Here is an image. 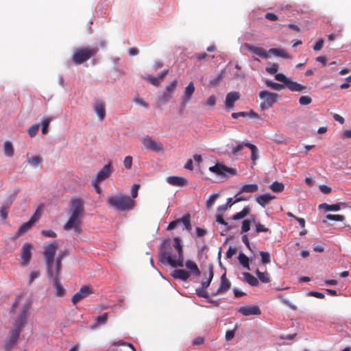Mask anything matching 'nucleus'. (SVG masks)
Masks as SVG:
<instances>
[{"instance_id": "5fc2aeb1", "label": "nucleus", "mask_w": 351, "mask_h": 351, "mask_svg": "<svg viewBox=\"0 0 351 351\" xmlns=\"http://www.w3.org/2000/svg\"><path fill=\"white\" fill-rule=\"evenodd\" d=\"M312 102V99L308 96H302L299 99V104L302 106L310 104Z\"/></svg>"}, {"instance_id": "2eb2a0df", "label": "nucleus", "mask_w": 351, "mask_h": 351, "mask_svg": "<svg viewBox=\"0 0 351 351\" xmlns=\"http://www.w3.org/2000/svg\"><path fill=\"white\" fill-rule=\"evenodd\" d=\"M33 245L31 243H25L21 248V264L27 265L32 258V250Z\"/></svg>"}, {"instance_id": "5701e85b", "label": "nucleus", "mask_w": 351, "mask_h": 351, "mask_svg": "<svg viewBox=\"0 0 351 351\" xmlns=\"http://www.w3.org/2000/svg\"><path fill=\"white\" fill-rule=\"evenodd\" d=\"M93 110L97 114L99 120L102 121L106 116V109L104 102L99 101L93 106Z\"/></svg>"}, {"instance_id": "c85d7f7f", "label": "nucleus", "mask_w": 351, "mask_h": 351, "mask_svg": "<svg viewBox=\"0 0 351 351\" xmlns=\"http://www.w3.org/2000/svg\"><path fill=\"white\" fill-rule=\"evenodd\" d=\"M274 198V196L269 194L258 195L256 198V200L258 204H260L262 207H265L267 204H268L271 199Z\"/></svg>"}, {"instance_id": "13d9d810", "label": "nucleus", "mask_w": 351, "mask_h": 351, "mask_svg": "<svg viewBox=\"0 0 351 351\" xmlns=\"http://www.w3.org/2000/svg\"><path fill=\"white\" fill-rule=\"evenodd\" d=\"M195 56L197 58V60H199V61H201V60L205 59L207 57L210 58V59H213L215 58V56H208L206 52H202V53H196L195 55Z\"/></svg>"}, {"instance_id": "39448f33", "label": "nucleus", "mask_w": 351, "mask_h": 351, "mask_svg": "<svg viewBox=\"0 0 351 351\" xmlns=\"http://www.w3.org/2000/svg\"><path fill=\"white\" fill-rule=\"evenodd\" d=\"M259 97L262 100L260 104L261 108L266 110L271 108L277 101L278 95L267 90H262L259 93Z\"/></svg>"}, {"instance_id": "69168bd1", "label": "nucleus", "mask_w": 351, "mask_h": 351, "mask_svg": "<svg viewBox=\"0 0 351 351\" xmlns=\"http://www.w3.org/2000/svg\"><path fill=\"white\" fill-rule=\"evenodd\" d=\"M216 104V97L215 95H210L207 101L205 102V105L208 106H214Z\"/></svg>"}, {"instance_id": "680f3d73", "label": "nucleus", "mask_w": 351, "mask_h": 351, "mask_svg": "<svg viewBox=\"0 0 351 351\" xmlns=\"http://www.w3.org/2000/svg\"><path fill=\"white\" fill-rule=\"evenodd\" d=\"M275 79L278 81L282 82L284 84H286L287 82L288 81L289 78H287L283 73H276L275 75Z\"/></svg>"}, {"instance_id": "aec40b11", "label": "nucleus", "mask_w": 351, "mask_h": 351, "mask_svg": "<svg viewBox=\"0 0 351 351\" xmlns=\"http://www.w3.org/2000/svg\"><path fill=\"white\" fill-rule=\"evenodd\" d=\"M167 182L170 185L175 186H184L188 184V181L186 178L175 176H169L167 178Z\"/></svg>"}, {"instance_id": "2f4dec72", "label": "nucleus", "mask_w": 351, "mask_h": 351, "mask_svg": "<svg viewBox=\"0 0 351 351\" xmlns=\"http://www.w3.org/2000/svg\"><path fill=\"white\" fill-rule=\"evenodd\" d=\"M243 276L245 280L251 286H257L258 285V280L252 274L244 272Z\"/></svg>"}, {"instance_id": "ea45409f", "label": "nucleus", "mask_w": 351, "mask_h": 351, "mask_svg": "<svg viewBox=\"0 0 351 351\" xmlns=\"http://www.w3.org/2000/svg\"><path fill=\"white\" fill-rule=\"evenodd\" d=\"M250 209L248 207H245L241 211L237 213L232 217V219L234 220H239L241 219L244 218L245 216L248 215L250 213Z\"/></svg>"}, {"instance_id": "b1692460", "label": "nucleus", "mask_w": 351, "mask_h": 351, "mask_svg": "<svg viewBox=\"0 0 351 351\" xmlns=\"http://www.w3.org/2000/svg\"><path fill=\"white\" fill-rule=\"evenodd\" d=\"M285 86L291 90V91H296L301 92L306 88V87L301 84H299L296 82H293L291 80H288Z\"/></svg>"}, {"instance_id": "1a4fd4ad", "label": "nucleus", "mask_w": 351, "mask_h": 351, "mask_svg": "<svg viewBox=\"0 0 351 351\" xmlns=\"http://www.w3.org/2000/svg\"><path fill=\"white\" fill-rule=\"evenodd\" d=\"M209 171L221 176H225L227 173L231 175L236 174V170L234 169L230 168L221 163H217L215 165L210 167Z\"/></svg>"}, {"instance_id": "7ed1b4c3", "label": "nucleus", "mask_w": 351, "mask_h": 351, "mask_svg": "<svg viewBox=\"0 0 351 351\" xmlns=\"http://www.w3.org/2000/svg\"><path fill=\"white\" fill-rule=\"evenodd\" d=\"M98 51L97 47H77L73 51L72 60L75 64H81L95 56Z\"/></svg>"}, {"instance_id": "f257e3e1", "label": "nucleus", "mask_w": 351, "mask_h": 351, "mask_svg": "<svg viewBox=\"0 0 351 351\" xmlns=\"http://www.w3.org/2000/svg\"><path fill=\"white\" fill-rule=\"evenodd\" d=\"M173 241V247L176 250L178 255H171L164 249L160 253L161 261L165 260L172 267H182L184 265V261L181 240L178 237H175Z\"/></svg>"}, {"instance_id": "7c9ffc66", "label": "nucleus", "mask_w": 351, "mask_h": 351, "mask_svg": "<svg viewBox=\"0 0 351 351\" xmlns=\"http://www.w3.org/2000/svg\"><path fill=\"white\" fill-rule=\"evenodd\" d=\"M186 267L197 276H200V271L197 264L193 261L189 260L185 263Z\"/></svg>"}, {"instance_id": "09e8293b", "label": "nucleus", "mask_w": 351, "mask_h": 351, "mask_svg": "<svg viewBox=\"0 0 351 351\" xmlns=\"http://www.w3.org/2000/svg\"><path fill=\"white\" fill-rule=\"evenodd\" d=\"M172 94L165 90L162 95L158 98V101L162 103L168 101L172 98Z\"/></svg>"}, {"instance_id": "338daca9", "label": "nucleus", "mask_w": 351, "mask_h": 351, "mask_svg": "<svg viewBox=\"0 0 351 351\" xmlns=\"http://www.w3.org/2000/svg\"><path fill=\"white\" fill-rule=\"evenodd\" d=\"M196 293L198 296L201 298H207L208 297V293L206 291V289L202 287L201 289H198L196 290Z\"/></svg>"}, {"instance_id": "6e6d98bb", "label": "nucleus", "mask_w": 351, "mask_h": 351, "mask_svg": "<svg viewBox=\"0 0 351 351\" xmlns=\"http://www.w3.org/2000/svg\"><path fill=\"white\" fill-rule=\"evenodd\" d=\"M217 197H218V194H213L207 200V202H206V207L208 209L210 208L213 206V204H215Z\"/></svg>"}, {"instance_id": "052dcab7", "label": "nucleus", "mask_w": 351, "mask_h": 351, "mask_svg": "<svg viewBox=\"0 0 351 351\" xmlns=\"http://www.w3.org/2000/svg\"><path fill=\"white\" fill-rule=\"evenodd\" d=\"M51 121V119H46L45 120H43V123H42V132L43 134H46L47 132H48V127H49V123Z\"/></svg>"}, {"instance_id": "e433bc0d", "label": "nucleus", "mask_w": 351, "mask_h": 351, "mask_svg": "<svg viewBox=\"0 0 351 351\" xmlns=\"http://www.w3.org/2000/svg\"><path fill=\"white\" fill-rule=\"evenodd\" d=\"M238 260L243 267L246 268L247 270L250 269L249 265V258L246 255L243 253H240L238 256Z\"/></svg>"}, {"instance_id": "49530a36", "label": "nucleus", "mask_w": 351, "mask_h": 351, "mask_svg": "<svg viewBox=\"0 0 351 351\" xmlns=\"http://www.w3.org/2000/svg\"><path fill=\"white\" fill-rule=\"evenodd\" d=\"M260 255L261 257V262L263 264H267V263H270V261H271L270 255L268 252L261 251V252H260Z\"/></svg>"}, {"instance_id": "f8f14e48", "label": "nucleus", "mask_w": 351, "mask_h": 351, "mask_svg": "<svg viewBox=\"0 0 351 351\" xmlns=\"http://www.w3.org/2000/svg\"><path fill=\"white\" fill-rule=\"evenodd\" d=\"M93 288L91 286H83L80 291L75 293L71 299L72 303L75 305L85 298L93 294Z\"/></svg>"}, {"instance_id": "c03bdc74", "label": "nucleus", "mask_w": 351, "mask_h": 351, "mask_svg": "<svg viewBox=\"0 0 351 351\" xmlns=\"http://www.w3.org/2000/svg\"><path fill=\"white\" fill-rule=\"evenodd\" d=\"M39 130V124H34L30 126L28 129V134L31 137H34L36 135Z\"/></svg>"}, {"instance_id": "ddd939ff", "label": "nucleus", "mask_w": 351, "mask_h": 351, "mask_svg": "<svg viewBox=\"0 0 351 351\" xmlns=\"http://www.w3.org/2000/svg\"><path fill=\"white\" fill-rule=\"evenodd\" d=\"M113 169L111 166V162H110L109 163L105 165L93 179L101 182L110 178Z\"/></svg>"}, {"instance_id": "4d7b16f0", "label": "nucleus", "mask_w": 351, "mask_h": 351, "mask_svg": "<svg viewBox=\"0 0 351 351\" xmlns=\"http://www.w3.org/2000/svg\"><path fill=\"white\" fill-rule=\"evenodd\" d=\"M123 165L127 169H130L132 165V157L128 156L124 158Z\"/></svg>"}, {"instance_id": "0eeeda50", "label": "nucleus", "mask_w": 351, "mask_h": 351, "mask_svg": "<svg viewBox=\"0 0 351 351\" xmlns=\"http://www.w3.org/2000/svg\"><path fill=\"white\" fill-rule=\"evenodd\" d=\"M60 271H52L47 272L48 277L51 279L53 282V286L56 289V295L58 297H62L64 295L65 290L60 282Z\"/></svg>"}, {"instance_id": "c756f323", "label": "nucleus", "mask_w": 351, "mask_h": 351, "mask_svg": "<svg viewBox=\"0 0 351 351\" xmlns=\"http://www.w3.org/2000/svg\"><path fill=\"white\" fill-rule=\"evenodd\" d=\"M258 190V186L256 184H248L243 185L239 190V194L243 193H252Z\"/></svg>"}, {"instance_id": "0e129e2a", "label": "nucleus", "mask_w": 351, "mask_h": 351, "mask_svg": "<svg viewBox=\"0 0 351 351\" xmlns=\"http://www.w3.org/2000/svg\"><path fill=\"white\" fill-rule=\"evenodd\" d=\"M278 69V65L277 64H273L270 67L266 68L267 72L271 75L276 74Z\"/></svg>"}, {"instance_id": "774afa93", "label": "nucleus", "mask_w": 351, "mask_h": 351, "mask_svg": "<svg viewBox=\"0 0 351 351\" xmlns=\"http://www.w3.org/2000/svg\"><path fill=\"white\" fill-rule=\"evenodd\" d=\"M250 228V221L245 219L242 223L241 231L242 232H247Z\"/></svg>"}, {"instance_id": "9b49d317", "label": "nucleus", "mask_w": 351, "mask_h": 351, "mask_svg": "<svg viewBox=\"0 0 351 351\" xmlns=\"http://www.w3.org/2000/svg\"><path fill=\"white\" fill-rule=\"evenodd\" d=\"M29 304L23 306L19 315L16 319L14 324V328L19 329L22 332L24 325L25 324L28 316Z\"/></svg>"}, {"instance_id": "58836bf2", "label": "nucleus", "mask_w": 351, "mask_h": 351, "mask_svg": "<svg viewBox=\"0 0 351 351\" xmlns=\"http://www.w3.org/2000/svg\"><path fill=\"white\" fill-rule=\"evenodd\" d=\"M270 189L273 192L280 193L285 189V185L282 182H274L270 185Z\"/></svg>"}, {"instance_id": "72a5a7b5", "label": "nucleus", "mask_w": 351, "mask_h": 351, "mask_svg": "<svg viewBox=\"0 0 351 351\" xmlns=\"http://www.w3.org/2000/svg\"><path fill=\"white\" fill-rule=\"evenodd\" d=\"M4 154L6 156L12 157L14 155V147L10 141H6L3 146Z\"/></svg>"}, {"instance_id": "a878e982", "label": "nucleus", "mask_w": 351, "mask_h": 351, "mask_svg": "<svg viewBox=\"0 0 351 351\" xmlns=\"http://www.w3.org/2000/svg\"><path fill=\"white\" fill-rule=\"evenodd\" d=\"M68 255L66 250L61 251L56 258L53 271H60L62 267V260Z\"/></svg>"}, {"instance_id": "f3484780", "label": "nucleus", "mask_w": 351, "mask_h": 351, "mask_svg": "<svg viewBox=\"0 0 351 351\" xmlns=\"http://www.w3.org/2000/svg\"><path fill=\"white\" fill-rule=\"evenodd\" d=\"M238 312L244 316L249 315H259L261 314V311L257 305H248L241 306L238 309Z\"/></svg>"}, {"instance_id": "bf43d9fd", "label": "nucleus", "mask_w": 351, "mask_h": 351, "mask_svg": "<svg viewBox=\"0 0 351 351\" xmlns=\"http://www.w3.org/2000/svg\"><path fill=\"white\" fill-rule=\"evenodd\" d=\"M41 234L46 237L55 238L56 237V233L51 230H43L41 231Z\"/></svg>"}, {"instance_id": "8fccbe9b", "label": "nucleus", "mask_w": 351, "mask_h": 351, "mask_svg": "<svg viewBox=\"0 0 351 351\" xmlns=\"http://www.w3.org/2000/svg\"><path fill=\"white\" fill-rule=\"evenodd\" d=\"M245 147V143H241L236 145L235 147H232L231 150V154L233 156L237 155V154L241 152L244 147Z\"/></svg>"}, {"instance_id": "de8ad7c7", "label": "nucleus", "mask_w": 351, "mask_h": 351, "mask_svg": "<svg viewBox=\"0 0 351 351\" xmlns=\"http://www.w3.org/2000/svg\"><path fill=\"white\" fill-rule=\"evenodd\" d=\"M178 85V81L176 80L172 81L170 84L165 88V91L170 93L173 95Z\"/></svg>"}, {"instance_id": "393cba45", "label": "nucleus", "mask_w": 351, "mask_h": 351, "mask_svg": "<svg viewBox=\"0 0 351 351\" xmlns=\"http://www.w3.org/2000/svg\"><path fill=\"white\" fill-rule=\"evenodd\" d=\"M171 276L176 279H180L185 281L189 278L190 274L184 269H175Z\"/></svg>"}, {"instance_id": "6ab92c4d", "label": "nucleus", "mask_w": 351, "mask_h": 351, "mask_svg": "<svg viewBox=\"0 0 351 351\" xmlns=\"http://www.w3.org/2000/svg\"><path fill=\"white\" fill-rule=\"evenodd\" d=\"M241 95L239 92H230L226 95L225 104L226 108H232L234 107V102L240 99Z\"/></svg>"}, {"instance_id": "dca6fc26", "label": "nucleus", "mask_w": 351, "mask_h": 351, "mask_svg": "<svg viewBox=\"0 0 351 351\" xmlns=\"http://www.w3.org/2000/svg\"><path fill=\"white\" fill-rule=\"evenodd\" d=\"M21 331L19 329L13 328L10 332L9 336L7 337L4 346V348L6 350H10L12 346L16 343L19 339V335Z\"/></svg>"}, {"instance_id": "79ce46f5", "label": "nucleus", "mask_w": 351, "mask_h": 351, "mask_svg": "<svg viewBox=\"0 0 351 351\" xmlns=\"http://www.w3.org/2000/svg\"><path fill=\"white\" fill-rule=\"evenodd\" d=\"M10 205H3L0 208V216L3 220H5L8 218V210Z\"/></svg>"}, {"instance_id": "a18cd8bd", "label": "nucleus", "mask_w": 351, "mask_h": 351, "mask_svg": "<svg viewBox=\"0 0 351 351\" xmlns=\"http://www.w3.org/2000/svg\"><path fill=\"white\" fill-rule=\"evenodd\" d=\"M326 218L327 219H328V220L339 221H342L345 219L343 215H332V214L327 215L326 216Z\"/></svg>"}, {"instance_id": "e2e57ef3", "label": "nucleus", "mask_w": 351, "mask_h": 351, "mask_svg": "<svg viewBox=\"0 0 351 351\" xmlns=\"http://www.w3.org/2000/svg\"><path fill=\"white\" fill-rule=\"evenodd\" d=\"M100 183H101L100 182H98V181L95 180L93 179L91 181L92 186L94 187L96 193H98V194L101 193V191H102L101 188V186L99 185Z\"/></svg>"}, {"instance_id": "4468645a", "label": "nucleus", "mask_w": 351, "mask_h": 351, "mask_svg": "<svg viewBox=\"0 0 351 351\" xmlns=\"http://www.w3.org/2000/svg\"><path fill=\"white\" fill-rule=\"evenodd\" d=\"M82 221L81 219L70 215L69 220L64 225V230H69L73 229L76 233H80Z\"/></svg>"}, {"instance_id": "864d4df0", "label": "nucleus", "mask_w": 351, "mask_h": 351, "mask_svg": "<svg viewBox=\"0 0 351 351\" xmlns=\"http://www.w3.org/2000/svg\"><path fill=\"white\" fill-rule=\"evenodd\" d=\"M213 278V271L211 268L209 269V278L206 281H204L202 283V287L206 289L210 284L211 280Z\"/></svg>"}, {"instance_id": "3c124183", "label": "nucleus", "mask_w": 351, "mask_h": 351, "mask_svg": "<svg viewBox=\"0 0 351 351\" xmlns=\"http://www.w3.org/2000/svg\"><path fill=\"white\" fill-rule=\"evenodd\" d=\"M145 78L155 86H158L160 85V80L158 77H155L152 75H147Z\"/></svg>"}, {"instance_id": "f03ea898", "label": "nucleus", "mask_w": 351, "mask_h": 351, "mask_svg": "<svg viewBox=\"0 0 351 351\" xmlns=\"http://www.w3.org/2000/svg\"><path fill=\"white\" fill-rule=\"evenodd\" d=\"M107 202L110 207L123 212L133 209L135 205L132 198L122 193L109 197Z\"/></svg>"}, {"instance_id": "a19ab883", "label": "nucleus", "mask_w": 351, "mask_h": 351, "mask_svg": "<svg viewBox=\"0 0 351 351\" xmlns=\"http://www.w3.org/2000/svg\"><path fill=\"white\" fill-rule=\"evenodd\" d=\"M265 84L267 86L276 90H282L285 87V84H278L269 80L266 81Z\"/></svg>"}, {"instance_id": "9d476101", "label": "nucleus", "mask_w": 351, "mask_h": 351, "mask_svg": "<svg viewBox=\"0 0 351 351\" xmlns=\"http://www.w3.org/2000/svg\"><path fill=\"white\" fill-rule=\"evenodd\" d=\"M39 217L40 215L38 213V212H36L27 222L24 223L19 227V230L16 232L15 237L18 238L24 233L29 231L33 227L35 223L38 220Z\"/></svg>"}, {"instance_id": "6e6552de", "label": "nucleus", "mask_w": 351, "mask_h": 351, "mask_svg": "<svg viewBox=\"0 0 351 351\" xmlns=\"http://www.w3.org/2000/svg\"><path fill=\"white\" fill-rule=\"evenodd\" d=\"M71 206V215L81 219L84 212V202L80 199H73Z\"/></svg>"}, {"instance_id": "a211bd4d", "label": "nucleus", "mask_w": 351, "mask_h": 351, "mask_svg": "<svg viewBox=\"0 0 351 351\" xmlns=\"http://www.w3.org/2000/svg\"><path fill=\"white\" fill-rule=\"evenodd\" d=\"M231 283L229 280L226 278V273H224L221 276V282L219 288L217 289L215 295L223 293L228 291V290L230 288Z\"/></svg>"}, {"instance_id": "4be33fe9", "label": "nucleus", "mask_w": 351, "mask_h": 351, "mask_svg": "<svg viewBox=\"0 0 351 351\" xmlns=\"http://www.w3.org/2000/svg\"><path fill=\"white\" fill-rule=\"evenodd\" d=\"M245 46L248 51L255 53L262 58L267 59L269 57L268 52H267L264 49L261 47H254L250 44H245Z\"/></svg>"}, {"instance_id": "37998d69", "label": "nucleus", "mask_w": 351, "mask_h": 351, "mask_svg": "<svg viewBox=\"0 0 351 351\" xmlns=\"http://www.w3.org/2000/svg\"><path fill=\"white\" fill-rule=\"evenodd\" d=\"M224 73L225 72L223 71H222L217 77H215V79H213L209 82L208 85L210 86H217L221 82V80L223 79V77L224 76Z\"/></svg>"}, {"instance_id": "f704fd0d", "label": "nucleus", "mask_w": 351, "mask_h": 351, "mask_svg": "<svg viewBox=\"0 0 351 351\" xmlns=\"http://www.w3.org/2000/svg\"><path fill=\"white\" fill-rule=\"evenodd\" d=\"M256 274L258 279L263 283H268L270 282V277L268 272H261L258 269L256 270Z\"/></svg>"}, {"instance_id": "bb28decb", "label": "nucleus", "mask_w": 351, "mask_h": 351, "mask_svg": "<svg viewBox=\"0 0 351 351\" xmlns=\"http://www.w3.org/2000/svg\"><path fill=\"white\" fill-rule=\"evenodd\" d=\"M268 53L285 59L291 58V56L289 55L287 51L284 49L271 48L268 51Z\"/></svg>"}, {"instance_id": "603ef678", "label": "nucleus", "mask_w": 351, "mask_h": 351, "mask_svg": "<svg viewBox=\"0 0 351 351\" xmlns=\"http://www.w3.org/2000/svg\"><path fill=\"white\" fill-rule=\"evenodd\" d=\"M107 319H108V313H104L103 315L98 316L96 318V324L99 325V324H105L106 322Z\"/></svg>"}, {"instance_id": "473e14b6", "label": "nucleus", "mask_w": 351, "mask_h": 351, "mask_svg": "<svg viewBox=\"0 0 351 351\" xmlns=\"http://www.w3.org/2000/svg\"><path fill=\"white\" fill-rule=\"evenodd\" d=\"M245 147L251 150V159L255 162L258 158V149L257 147L250 143H245Z\"/></svg>"}, {"instance_id": "423d86ee", "label": "nucleus", "mask_w": 351, "mask_h": 351, "mask_svg": "<svg viewBox=\"0 0 351 351\" xmlns=\"http://www.w3.org/2000/svg\"><path fill=\"white\" fill-rule=\"evenodd\" d=\"M141 142L147 149L156 152H160L164 150V146L161 143L156 141L149 136L143 138Z\"/></svg>"}, {"instance_id": "4c0bfd02", "label": "nucleus", "mask_w": 351, "mask_h": 351, "mask_svg": "<svg viewBox=\"0 0 351 351\" xmlns=\"http://www.w3.org/2000/svg\"><path fill=\"white\" fill-rule=\"evenodd\" d=\"M180 223H182L186 229L189 231H190L192 228L191 224V216L190 214H186L184 215L181 219H180Z\"/></svg>"}, {"instance_id": "cd10ccee", "label": "nucleus", "mask_w": 351, "mask_h": 351, "mask_svg": "<svg viewBox=\"0 0 351 351\" xmlns=\"http://www.w3.org/2000/svg\"><path fill=\"white\" fill-rule=\"evenodd\" d=\"M344 204L345 203L343 202H338L331 205H329L326 203H323L319 205V208H324L326 211H337L341 209V206Z\"/></svg>"}, {"instance_id": "412c9836", "label": "nucleus", "mask_w": 351, "mask_h": 351, "mask_svg": "<svg viewBox=\"0 0 351 351\" xmlns=\"http://www.w3.org/2000/svg\"><path fill=\"white\" fill-rule=\"evenodd\" d=\"M195 91V86L193 82H190L188 86L185 88L184 95L182 97V104L185 106L192 97V95Z\"/></svg>"}, {"instance_id": "20e7f679", "label": "nucleus", "mask_w": 351, "mask_h": 351, "mask_svg": "<svg viewBox=\"0 0 351 351\" xmlns=\"http://www.w3.org/2000/svg\"><path fill=\"white\" fill-rule=\"evenodd\" d=\"M58 245L57 241L52 243H46L45 244L43 255L45 259L47 272L53 271L56 259L54 256L56 254Z\"/></svg>"}, {"instance_id": "c9c22d12", "label": "nucleus", "mask_w": 351, "mask_h": 351, "mask_svg": "<svg viewBox=\"0 0 351 351\" xmlns=\"http://www.w3.org/2000/svg\"><path fill=\"white\" fill-rule=\"evenodd\" d=\"M43 161V158L40 156L29 157L27 158V162L32 167L39 166Z\"/></svg>"}]
</instances>
